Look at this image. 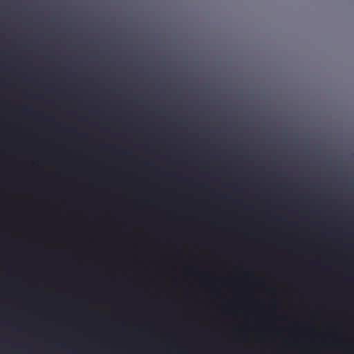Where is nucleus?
<instances>
[{
	"instance_id": "39448f33",
	"label": "nucleus",
	"mask_w": 354,
	"mask_h": 354,
	"mask_svg": "<svg viewBox=\"0 0 354 354\" xmlns=\"http://www.w3.org/2000/svg\"><path fill=\"white\" fill-rule=\"evenodd\" d=\"M235 203H239V204H246L245 201H237L234 197L232 198Z\"/></svg>"
},
{
	"instance_id": "20e7f679",
	"label": "nucleus",
	"mask_w": 354,
	"mask_h": 354,
	"mask_svg": "<svg viewBox=\"0 0 354 354\" xmlns=\"http://www.w3.org/2000/svg\"><path fill=\"white\" fill-rule=\"evenodd\" d=\"M337 206L343 209H354V201L346 203L338 201L336 203Z\"/></svg>"
},
{
	"instance_id": "7ed1b4c3",
	"label": "nucleus",
	"mask_w": 354,
	"mask_h": 354,
	"mask_svg": "<svg viewBox=\"0 0 354 354\" xmlns=\"http://www.w3.org/2000/svg\"><path fill=\"white\" fill-rule=\"evenodd\" d=\"M0 221H116V220H0Z\"/></svg>"
},
{
	"instance_id": "f257e3e1",
	"label": "nucleus",
	"mask_w": 354,
	"mask_h": 354,
	"mask_svg": "<svg viewBox=\"0 0 354 354\" xmlns=\"http://www.w3.org/2000/svg\"><path fill=\"white\" fill-rule=\"evenodd\" d=\"M122 223H0V224H121ZM127 224H271L272 223H126Z\"/></svg>"
},
{
	"instance_id": "f03ea898",
	"label": "nucleus",
	"mask_w": 354,
	"mask_h": 354,
	"mask_svg": "<svg viewBox=\"0 0 354 354\" xmlns=\"http://www.w3.org/2000/svg\"><path fill=\"white\" fill-rule=\"evenodd\" d=\"M293 203L295 205H296L298 207H317V208H324V209H328L329 208V206L328 205H321L319 203H307V201L306 200H304V199H299V200H297V201H293Z\"/></svg>"
}]
</instances>
